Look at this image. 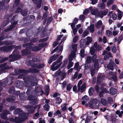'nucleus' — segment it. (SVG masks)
I'll list each match as a JSON object with an SVG mask.
<instances>
[{
	"label": "nucleus",
	"mask_w": 123,
	"mask_h": 123,
	"mask_svg": "<svg viewBox=\"0 0 123 123\" xmlns=\"http://www.w3.org/2000/svg\"><path fill=\"white\" fill-rule=\"evenodd\" d=\"M69 60L70 61L68 63V65L67 66V68L68 69H69L71 67H72L73 65V62H71V61L69 59Z\"/></svg>",
	"instance_id": "nucleus-36"
},
{
	"label": "nucleus",
	"mask_w": 123,
	"mask_h": 123,
	"mask_svg": "<svg viewBox=\"0 0 123 123\" xmlns=\"http://www.w3.org/2000/svg\"><path fill=\"white\" fill-rule=\"evenodd\" d=\"M49 106L48 104H45L43 107L44 109L45 110L48 111Z\"/></svg>",
	"instance_id": "nucleus-43"
},
{
	"label": "nucleus",
	"mask_w": 123,
	"mask_h": 123,
	"mask_svg": "<svg viewBox=\"0 0 123 123\" xmlns=\"http://www.w3.org/2000/svg\"><path fill=\"white\" fill-rule=\"evenodd\" d=\"M117 11L118 13V17L119 19H120L122 18L123 13L121 11L119 10H117Z\"/></svg>",
	"instance_id": "nucleus-27"
},
{
	"label": "nucleus",
	"mask_w": 123,
	"mask_h": 123,
	"mask_svg": "<svg viewBox=\"0 0 123 123\" xmlns=\"http://www.w3.org/2000/svg\"><path fill=\"white\" fill-rule=\"evenodd\" d=\"M15 99V98L14 97H12V98H7L6 99V100L8 101H11V100L12 101H14V100Z\"/></svg>",
	"instance_id": "nucleus-45"
},
{
	"label": "nucleus",
	"mask_w": 123,
	"mask_h": 123,
	"mask_svg": "<svg viewBox=\"0 0 123 123\" xmlns=\"http://www.w3.org/2000/svg\"><path fill=\"white\" fill-rule=\"evenodd\" d=\"M27 71L23 69H20L18 71V74H19L21 73H26Z\"/></svg>",
	"instance_id": "nucleus-48"
},
{
	"label": "nucleus",
	"mask_w": 123,
	"mask_h": 123,
	"mask_svg": "<svg viewBox=\"0 0 123 123\" xmlns=\"http://www.w3.org/2000/svg\"><path fill=\"white\" fill-rule=\"evenodd\" d=\"M68 61V60L66 59L63 61V64L62 65V67H64L67 64Z\"/></svg>",
	"instance_id": "nucleus-59"
},
{
	"label": "nucleus",
	"mask_w": 123,
	"mask_h": 123,
	"mask_svg": "<svg viewBox=\"0 0 123 123\" xmlns=\"http://www.w3.org/2000/svg\"><path fill=\"white\" fill-rule=\"evenodd\" d=\"M95 52V49L94 47H92L90 49V53L92 55H93Z\"/></svg>",
	"instance_id": "nucleus-38"
},
{
	"label": "nucleus",
	"mask_w": 123,
	"mask_h": 123,
	"mask_svg": "<svg viewBox=\"0 0 123 123\" xmlns=\"http://www.w3.org/2000/svg\"><path fill=\"white\" fill-rule=\"evenodd\" d=\"M48 39V37H46V38H43L42 40H39V42H45Z\"/></svg>",
	"instance_id": "nucleus-54"
},
{
	"label": "nucleus",
	"mask_w": 123,
	"mask_h": 123,
	"mask_svg": "<svg viewBox=\"0 0 123 123\" xmlns=\"http://www.w3.org/2000/svg\"><path fill=\"white\" fill-rule=\"evenodd\" d=\"M78 39V37L77 36H76L74 37L73 39V42L74 43L76 42Z\"/></svg>",
	"instance_id": "nucleus-51"
},
{
	"label": "nucleus",
	"mask_w": 123,
	"mask_h": 123,
	"mask_svg": "<svg viewBox=\"0 0 123 123\" xmlns=\"http://www.w3.org/2000/svg\"><path fill=\"white\" fill-rule=\"evenodd\" d=\"M80 53L81 56L82 58L84 56V50L83 49L81 50Z\"/></svg>",
	"instance_id": "nucleus-46"
},
{
	"label": "nucleus",
	"mask_w": 123,
	"mask_h": 123,
	"mask_svg": "<svg viewBox=\"0 0 123 123\" xmlns=\"http://www.w3.org/2000/svg\"><path fill=\"white\" fill-rule=\"evenodd\" d=\"M113 3V0H109L107 3V5L109 6Z\"/></svg>",
	"instance_id": "nucleus-50"
},
{
	"label": "nucleus",
	"mask_w": 123,
	"mask_h": 123,
	"mask_svg": "<svg viewBox=\"0 0 123 123\" xmlns=\"http://www.w3.org/2000/svg\"><path fill=\"white\" fill-rule=\"evenodd\" d=\"M112 49V51L113 53H115L116 51V49L115 45H114L111 46Z\"/></svg>",
	"instance_id": "nucleus-42"
},
{
	"label": "nucleus",
	"mask_w": 123,
	"mask_h": 123,
	"mask_svg": "<svg viewBox=\"0 0 123 123\" xmlns=\"http://www.w3.org/2000/svg\"><path fill=\"white\" fill-rule=\"evenodd\" d=\"M108 12V10L107 9H106L103 11V13L104 16L106 15Z\"/></svg>",
	"instance_id": "nucleus-61"
},
{
	"label": "nucleus",
	"mask_w": 123,
	"mask_h": 123,
	"mask_svg": "<svg viewBox=\"0 0 123 123\" xmlns=\"http://www.w3.org/2000/svg\"><path fill=\"white\" fill-rule=\"evenodd\" d=\"M41 49V48H38L37 46L32 47L30 46L26 48L25 50H23L22 51V54L23 55H25L28 53H30L31 50L33 51H38Z\"/></svg>",
	"instance_id": "nucleus-4"
},
{
	"label": "nucleus",
	"mask_w": 123,
	"mask_h": 123,
	"mask_svg": "<svg viewBox=\"0 0 123 123\" xmlns=\"http://www.w3.org/2000/svg\"><path fill=\"white\" fill-rule=\"evenodd\" d=\"M61 71L60 70H59L56 72L55 73L54 75L53 76L55 77H56L57 76L59 75L61 73Z\"/></svg>",
	"instance_id": "nucleus-35"
},
{
	"label": "nucleus",
	"mask_w": 123,
	"mask_h": 123,
	"mask_svg": "<svg viewBox=\"0 0 123 123\" xmlns=\"http://www.w3.org/2000/svg\"><path fill=\"white\" fill-rule=\"evenodd\" d=\"M67 83L66 81H64L63 82L62 84V88L63 89H64V88H65L66 85Z\"/></svg>",
	"instance_id": "nucleus-52"
},
{
	"label": "nucleus",
	"mask_w": 123,
	"mask_h": 123,
	"mask_svg": "<svg viewBox=\"0 0 123 123\" xmlns=\"http://www.w3.org/2000/svg\"><path fill=\"white\" fill-rule=\"evenodd\" d=\"M89 67L91 70V74L92 76H93L95 74V71L96 70H97V69H96L94 67H91L90 64H86L85 65V68L86 69H88Z\"/></svg>",
	"instance_id": "nucleus-11"
},
{
	"label": "nucleus",
	"mask_w": 123,
	"mask_h": 123,
	"mask_svg": "<svg viewBox=\"0 0 123 123\" xmlns=\"http://www.w3.org/2000/svg\"><path fill=\"white\" fill-rule=\"evenodd\" d=\"M72 86V85L70 84H68L67 86V90L68 91H70L71 90Z\"/></svg>",
	"instance_id": "nucleus-32"
},
{
	"label": "nucleus",
	"mask_w": 123,
	"mask_h": 123,
	"mask_svg": "<svg viewBox=\"0 0 123 123\" xmlns=\"http://www.w3.org/2000/svg\"><path fill=\"white\" fill-rule=\"evenodd\" d=\"M115 63L112 59H110V63L107 66V68L113 71V66Z\"/></svg>",
	"instance_id": "nucleus-14"
},
{
	"label": "nucleus",
	"mask_w": 123,
	"mask_h": 123,
	"mask_svg": "<svg viewBox=\"0 0 123 123\" xmlns=\"http://www.w3.org/2000/svg\"><path fill=\"white\" fill-rule=\"evenodd\" d=\"M63 57L62 56H61L58 60L53 63L51 66V69L52 71H54L56 70L60 67L62 64L61 60L63 58Z\"/></svg>",
	"instance_id": "nucleus-5"
},
{
	"label": "nucleus",
	"mask_w": 123,
	"mask_h": 123,
	"mask_svg": "<svg viewBox=\"0 0 123 123\" xmlns=\"http://www.w3.org/2000/svg\"><path fill=\"white\" fill-rule=\"evenodd\" d=\"M38 40V39L37 38H34L31 40L30 41L31 43L30 44L28 43H25L23 45V46L24 47H25L29 45H32L33 43H35Z\"/></svg>",
	"instance_id": "nucleus-16"
},
{
	"label": "nucleus",
	"mask_w": 123,
	"mask_h": 123,
	"mask_svg": "<svg viewBox=\"0 0 123 123\" xmlns=\"http://www.w3.org/2000/svg\"><path fill=\"white\" fill-rule=\"evenodd\" d=\"M14 113V114H18L19 117H15V119L10 118L9 119V121L11 122H15L16 123H20L24 120V119L28 116V114L25 113H22V111L19 109H17L15 110Z\"/></svg>",
	"instance_id": "nucleus-1"
},
{
	"label": "nucleus",
	"mask_w": 123,
	"mask_h": 123,
	"mask_svg": "<svg viewBox=\"0 0 123 123\" xmlns=\"http://www.w3.org/2000/svg\"><path fill=\"white\" fill-rule=\"evenodd\" d=\"M42 3V1L41 0H39L38 2L37 3V7L39 8L40 7Z\"/></svg>",
	"instance_id": "nucleus-39"
},
{
	"label": "nucleus",
	"mask_w": 123,
	"mask_h": 123,
	"mask_svg": "<svg viewBox=\"0 0 123 123\" xmlns=\"http://www.w3.org/2000/svg\"><path fill=\"white\" fill-rule=\"evenodd\" d=\"M91 1V3L93 5L96 3L98 2V0H90Z\"/></svg>",
	"instance_id": "nucleus-64"
},
{
	"label": "nucleus",
	"mask_w": 123,
	"mask_h": 123,
	"mask_svg": "<svg viewBox=\"0 0 123 123\" xmlns=\"http://www.w3.org/2000/svg\"><path fill=\"white\" fill-rule=\"evenodd\" d=\"M39 114L38 112H37L35 114V115L33 116V118L36 119L38 117Z\"/></svg>",
	"instance_id": "nucleus-60"
},
{
	"label": "nucleus",
	"mask_w": 123,
	"mask_h": 123,
	"mask_svg": "<svg viewBox=\"0 0 123 123\" xmlns=\"http://www.w3.org/2000/svg\"><path fill=\"white\" fill-rule=\"evenodd\" d=\"M98 100L96 99H91L89 104V107L91 108L94 107L97 109L100 106V104L99 103H98Z\"/></svg>",
	"instance_id": "nucleus-7"
},
{
	"label": "nucleus",
	"mask_w": 123,
	"mask_h": 123,
	"mask_svg": "<svg viewBox=\"0 0 123 123\" xmlns=\"http://www.w3.org/2000/svg\"><path fill=\"white\" fill-rule=\"evenodd\" d=\"M32 96H30L28 97V99L30 100V103L31 105H34L37 104V99L34 98Z\"/></svg>",
	"instance_id": "nucleus-13"
},
{
	"label": "nucleus",
	"mask_w": 123,
	"mask_h": 123,
	"mask_svg": "<svg viewBox=\"0 0 123 123\" xmlns=\"http://www.w3.org/2000/svg\"><path fill=\"white\" fill-rule=\"evenodd\" d=\"M86 45H89L92 41L91 38L90 37H88L86 38Z\"/></svg>",
	"instance_id": "nucleus-19"
},
{
	"label": "nucleus",
	"mask_w": 123,
	"mask_h": 123,
	"mask_svg": "<svg viewBox=\"0 0 123 123\" xmlns=\"http://www.w3.org/2000/svg\"><path fill=\"white\" fill-rule=\"evenodd\" d=\"M39 123H45V122L42 118H40L39 119Z\"/></svg>",
	"instance_id": "nucleus-62"
},
{
	"label": "nucleus",
	"mask_w": 123,
	"mask_h": 123,
	"mask_svg": "<svg viewBox=\"0 0 123 123\" xmlns=\"http://www.w3.org/2000/svg\"><path fill=\"white\" fill-rule=\"evenodd\" d=\"M45 91L46 92L47 95H48L49 91V86H46V87L45 89Z\"/></svg>",
	"instance_id": "nucleus-55"
},
{
	"label": "nucleus",
	"mask_w": 123,
	"mask_h": 123,
	"mask_svg": "<svg viewBox=\"0 0 123 123\" xmlns=\"http://www.w3.org/2000/svg\"><path fill=\"white\" fill-rule=\"evenodd\" d=\"M91 119V117L88 116L87 117L86 119L85 120V123H88Z\"/></svg>",
	"instance_id": "nucleus-53"
},
{
	"label": "nucleus",
	"mask_w": 123,
	"mask_h": 123,
	"mask_svg": "<svg viewBox=\"0 0 123 123\" xmlns=\"http://www.w3.org/2000/svg\"><path fill=\"white\" fill-rule=\"evenodd\" d=\"M28 12V11L27 10H22L21 12L23 16H25L27 15Z\"/></svg>",
	"instance_id": "nucleus-31"
},
{
	"label": "nucleus",
	"mask_w": 123,
	"mask_h": 123,
	"mask_svg": "<svg viewBox=\"0 0 123 123\" xmlns=\"http://www.w3.org/2000/svg\"><path fill=\"white\" fill-rule=\"evenodd\" d=\"M14 87H12L10 88L9 92V93H11L12 92H14Z\"/></svg>",
	"instance_id": "nucleus-49"
},
{
	"label": "nucleus",
	"mask_w": 123,
	"mask_h": 123,
	"mask_svg": "<svg viewBox=\"0 0 123 123\" xmlns=\"http://www.w3.org/2000/svg\"><path fill=\"white\" fill-rule=\"evenodd\" d=\"M106 54V55L105 56L104 58V60H108L110 57H112V56L110 52H108L106 51H104L102 53V55H104Z\"/></svg>",
	"instance_id": "nucleus-12"
},
{
	"label": "nucleus",
	"mask_w": 123,
	"mask_h": 123,
	"mask_svg": "<svg viewBox=\"0 0 123 123\" xmlns=\"http://www.w3.org/2000/svg\"><path fill=\"white\" fill-rule=\"evenodd\" d=\"M101 103L103 105L106 106L107 105L108 103L106 100L104 99H101L100 100Z\"/></svg>",
	"instance_id": "nucleus-20"
},
{
	"label": "nucleus",
	"mask_w": 123,
	"mask_h": 123,
	"mask_svg": "<svg viewBox=\"0 0 123 123\" xmlns=\"http://www.w3.org/2000/svg\"><path fill=\"white\" fill-rule=\"evenodd\" d=\"M40 107V105H39L37 106H35L34 107L30 105L27 106L26 108L28 109L29 111V113H33L34 112V109H36L37 107L38 110H39Z\"/></svg>",
	"instance_id": "nucleus-10"
},
{
	"label": "nucleus",
	"mask_w": 123,
	"mask_h": 123,
	"mask_svg": "<svg viewBox=\"0 0 123 123\" xmlns=\"http://www.w3.org/2000/svg\"><path fill=\"white\" fill-rule=\"evenodd\" d=\"M94 25H91L88 28L90 32H92L94 31Z\"/></svg>",
	"instance_id": "nucleus-23"
},
{
	"label": "nucleus",
	"mask_w": 123,
	"mask_h": 123,
	"mask_svg": "<svg viewBox=\"0 0 123 123\" xmlns=\"http://www.w3.org/2000/svg\"><path fill=\"white\" fill-rule=\"evenodd\" d=\"M73 51H71V53L69 56V59L72 61L74 58L76 57L75 52L77 50V45L76 44H73L72 45Z\"/></svg>",
	"instance_id": "nucleus-8"
},
{
	"label": "nucleus",
	"mask_w": 123,
	"mask_h": 123,
	"mask_svg": "<svg viewBox=\"0 0 123 123\" xmlns=\"http://www.w3.org/2000/svg\"><path fill=\"white\" fill-rule=\"evenodd\" d=\"M97 14L98 15L96 16L101 18H103V16H104L103 14L102 11H100L99 12H98V11Z\"/></svg>",
	"instance_id": "nucleus-28"
},
{
	"label": "nucleus",
	"mask_w": 123,
	"mask_h": 123,
	"mask_svg": "<svg viewBox=\"0 0 123 123\" xmlns=\"http://www.w3.org/2000/svg\"><path fill=\"white\" fill-rule=\"evenodd\" d=\"M117 16L115 13H113L112 15V17L113 19L114 20H115L117 18Z\"/></svg>",
	"instance_id": "nucleus-63"
},
{
	"label": "nucleus",
	"mask_w": 123,
	"mask_h": 123,
	"mask_svg": "<svg viewBox=\"0 0 123 123\" xmlns=\"http://www.w3.org/2000/svg\"><path fill=\"white\" fill-rule=\"evenodd\" d=\"M5 65L4 64H2L0 65V74H1L3 73L4 71V66Z\"/></svg>",
	"instance_id": "nucleus-21"
},
{
	"label": "nucleus",
	"mask_w": 123,
	"mask_h": 123,
	"mask_svg": "<svg viewBox=\"0 0 123 123\" xmlns=\"http://www.w3.org/2000/svg\"><path fill=\"white\" fill-rule=\"evenodd\" d=\"M102 22L101 20H99L97 22L96 24V26L97 28L98 27L102 24Z\"/></svg>",
	"instance_id": "nucleus-33"
},
{
	"label": "nucleus",
	"mask_w": 123,
	"mask_h": 123,
	"mask_svg": "<svg viewBox=\"0 0 123 123\" xmlns=\"http://www.w3.org/2000/svg\"><path fill=\"white\" fill-rule=\"evenodd\" d=\"M20 0H15L13 4V6H17Z\"/></svg>",
	"instance_id": "nucleus-57"
},
{
	"label": "nucleus",
	"mask_w": 123,
	"mask_h": 123,
	"mask_svg": "<svg viewBox=\"0 0 123 123\" xmlns=\"http://www.w3.org/2000/svg\"><path fill=\"white\" fill-rule=\"evenodd\" d=\"M105 78L106 77L104 76H101L98 75V77L97 80V83L99 84L101 83L100 85L101 86L100 90H102V91L100 92L99 93V95L100 97H102L103 96V93H107L109 92L105 88L103 87L105 86V84L103 83H101L104 79H105Z\"/></svg>",
	"instance_id": "nucleus-2"
},
{
	"label": "nucleus",
	"mask_w": 123,
	"mask_h": 123,
	"mask_svg": "<svg viewBox=\"0 0 123 123\" xmlns=\"http://www.w3.org/2000/svg\"><path fill=\"white\" fill-rule=\"evenodd\" d=\"M82 83V80H80L79 81L77 85L79 91H80L81 92H83L85 90L86 86V84L85 83H84L81 86Z\"/></svg>",
	"instance_id": "nucleus-9"
},
{
	"label": "nucleus",
	"mask_w": 123,
	"mask_h": 123,
	"mask_svg": "<svg viewBox=\"0 0 123 123\" xmlns=\"http://www.w3.org/2000/svg\"><path fill=\"white\" fill-rule=\"evenodd\" d=\"M14 27V25H11L10 27L8 29H7L6 30H5V31H9L10 30L12 29L13 27Z\"/></svg>",
	"instance_id": "nucleus-58"
},
{
	"label": "nucleus",
	"mask_w": 123,
	"mask_h": 123,
	"mask_svg": "<svg viewBox=\"0 0 123 123\" xmlns=\"http://www.w3.org/2000/svg\"><path fill=\"white\" fill-rule=\"evenodd\" d=\"M89 33V32L87 30H86L83 32L82 35V37H85L86 36H87Z\"/></svg>",
	"instance_id": "nucleus-34"
},
{
	"label": "nucleus",
	"mask_w": 123,
	"mask_h": 123,
	"mask_svg": "<svg viewBox=\"0 0 123 123\" xmlns=\"http://www.w3.org/2000/svg\"><path fill=\"white\" fill-rule=\"evenodd\" d=\"M91 58L90 56H88L87 57L86 59V62H87L89 63L91 62L92 61Z\"/></svg>",
	"instance_id": "nucleus-47"
},
{
	"label": "nucleus",
	"mask_w": 123,
	"mask_h": 123,
	"mask_svg": "<svg viewBox=\"0 0 123 123\" xmlns=\"http://www.w3.org/2000/svg\"><path fill=\"white\" fill-rule=\"evenodd\" d=\"M89 98L88 97L86 96H85L82 98V105H84L85 104V103L87 102Z\"/></svg>",
	"instance_id": "nucleus-18"
},
{
	"label": "nucleus",
	"mask_w": 123,
	"mask_h": 123,
	"mask_svg": "<svg viewBox=\"0 0 123 123\" xmlns=\"http://www.w3.org/2000/svg\"><path fill=\"white\" fill-rule=\"evenodd\" d=\"M74 68L77 71H79L80 69V67L79 66V63H75Z\"/></svg>",
	"instance_id": "nucleus-29"
},
{
	"label": "nucleus",
	"mask_w": 123,
	"mask_h": 123,
	"mask_svg": "<svg viewBox=\"0 0 123 123\" xmlns=\"http://www.w3.org/2000/svg\"><path fill=\"white\" fill-rule=\"evenodd\" d=\"M14 47H15L14 46L12 45L6 46L4 47V49L6 51L8 52L10 51L12 49H13Z\"/></svg>",
	"instance_id": "nucleus-17"
},
{
	"label": "nucleus",
	"mask_w": 123,
	"mask_h": 123,
	"mask_svg": "<svg viewBox=\"0 0 123 123\" xmlns=\"http://www.w3.org/2000/svg\"><path fill=\"white\" fill-rule=\"evenodd\" d=\"M123 39V36L121 35L118 38V42L119 44L121 41Z\"/></svg>",
	"instance_id": "nucleus-41"
},
{
	"label": "nucleus",
	"mask_w": 123,
	"mask_h": 123,
	"mask_svg": "<svg viewBox=\"0 0 123 123\" xmlns=\"http://www.w3.org/2000/svg\"><path fill=\"white\" fill-rule=\"evenodd\" d=\"M110 92L111 94H114L117 93V91L116 89L111 88L110 89Z\"/></svg>",
	"instance_id": "nucleus-22"
},
{
	"label": "nucleus",
	"mask_w": 123,
	"mask_h": 123,
	"mask_svg": "<svg viewBox=\"0 0 123 123\" xmlns=\"http://www.w3.org/2000/svg\"><path fill=\"white\" fill-rule=\"evenodd\" d=\"M2 1H1L0 2V10L2 9H3L4 8V3Z\"/></svg>",
	"instance_id": "nucleus-37"
},
{
	"label": "nucleus",
	"mask_w": 123,
	"mask_h": 123,
	"mask_svg": "<svg viewBox=\"0 0 123 123\" xmlns=\"http://www.w3.org/2000/svg\"><path fill=\"white\" fill-rule=\"evenodd\" d=\"M39 60L36 57L33 60H31L29 62V63L27 62H26V64L28 66H31L37 68H42L44 66V64H37V63H34V62H37Z\"/></svg>",
	"instance_id": "nucleus-3"
},
{
	"label": "nucleus",
	"mask_w": 123,
	"mask_h": 123,
	"mask_svg": "<svg viewBox=\"0 0 123 123\" xmlns=\"http://www.w3.org/2000/svg\"><path fill=\"white\" fill-rule=\"evenodd\" d=\"M98 6L102 9H103L105 8V5L104 3H100L98 4Z\"/></svg>",
	"instance_id": "nucleus-25"
},
{
	"label": "nucleus",
	"mask_w": 123,
	"mask_h": 123,
	"mask_svg": "<svg viewBox=\"0 0 123 123\" xmlns=\"http://www.w3.org/2000/svg\"><path fill=\"white\" fill-rule=\"evenodd\" d=\"M45 45V44L44 43H42L39 44L38 46V48H41H41L44 46Z\"/></svg>",
	"instance_id": "nucleus-56"
},
{
	"label": "nucleus",
	"mask_w": 123,
	"mask_h": 123,
	"mask_svg": "<svg viewBox=\"0 0 123 123\" xmlns=\"http://www.w3.org/2000/svg\"><path fill=\"white\" fill-rule=\"evenodd\" d=\"M94 91V90L93 88L92 87H90L89 88L88 91V92L89 95H92L93 94Z\"/></svg>",
	"instance_id": "nucleus-26"
},
{
	"label": "nucleus",
	"mask_w": 123,
	"mask_h": 123,
	"mask_svg": "<svg viewBox=\"0 0 123 123\" xmlns=\"http://www.w3.org/2000/svg\"><path fill=\"white\" fill-rule=\"evenodd\" d=\"M10 20V19L9 18L7 19V20L5 21L3 23V25L4 26H5L8 23Z\"/></svg>",
	"instance_id": "nucleus-44"
},
{
	"label": "nucleus",
	"mask_w": 123,
	"mask_h": 123,
	"mask_svg": "<svg viewBox=\"0 0 123 123\" xmlns=\"http://www.w3.org/2000/svg\"><path fill=\"white\" fill-rule=\"evenodd\" d=\"M56 103L59 104L62 102V99L59 97H57L55 99Z\"/></svg>",
	"instance_id": "nucleus-30"
},
{
	"label": "nucleus",
	"mask_w": 123,
	"mask_h": 123,
	"mask_svg": "<svg viewBox=\"0 0 123 123\" xmlns=\"http://www.w3.org/2000/svg\"><path fill=\"white\" fill-rule=\"evenodd\" d=\"M97 56L96 54H94L92 57V60L94 63V67L96 69H97L99 68V63L102 64V60L100 59L98 61V59H96Z\"/></svg>",
	"instance_id": "nucleus-6"
},
{
	"label": "nucleus",
	"mask_w": 123,
	"mask_h": 123,
	"mask_svg": "<svg viewBox=\"0 0 123 123\" xmlns=\"http://www.w3.org/2000/svg\"><path fill=\"white\" fill-rule=\"evenodd\" d=\"M91 13L93 15H94L96 16L98 15L97 13L98 12V11L97 9H93L91 11Z\"/></svg>",
	"instance_id": "nucleus-24"
},
{
	"label": "nucleus",
	"mask_w": 123,
	"mask_h": 123,
	"mask_svg": "<svg viewBox=\"0 0 123 123\" xmlns=\"http://www.w3.org/2000/svg\"><path fill=\"white\" fill-rule=\"evenodd\" d=\"M10 113L9 111L6 110H5L3 111V113L1 114V118L3 119H6L7 118L6 115Z\"/></svg>",
	"instance_id": "nucleus-15"
},
{
	"label": "nucleus",
	"mask_w": 123,
	"mask_h": 123,
	"mask_svg": "<svg viewBox=\"0 0 123 123\" xmlns=\"http://www.w3.org/2000/svg\"><path fill=\"white\" fill-rule=\"evenodd\" d=\"M106 34L108 36H109L112 35V32L109 30H107L106 31Z\"/></svg>",
	"instance_id": "nucleus-40"
}]
</instances>
